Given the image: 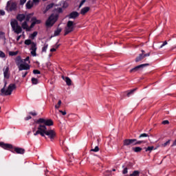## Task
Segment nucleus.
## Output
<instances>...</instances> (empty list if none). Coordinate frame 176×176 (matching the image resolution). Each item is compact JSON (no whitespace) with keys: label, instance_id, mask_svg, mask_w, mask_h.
I'll list each match as a JSON object with an SVG mask.
<instances>
[{"label":"nucleus","instance_id":"f257e3e1","mask_svg":"<svg viewBox=\"0 0 176 176\" xmlns=\"http://www.w3.org/2000/svg\"><path fill=\"white\" fill-rule=\"evenodd\" d=\"M38 134H40V135L43 137L45 140H47V135L51 141H53L57 135L54 130H47V128L45 126V125H39L38 126L37 131L34 133V135H38Z\"/></svg>","mask_w":176,"mask_h":176},{"label":"nucleus","instance_id":"f03ea898","mask_svg":"<svg viewBox=\"0 0 176 176\" xmlns=\"http://www.w3.org/2000/svg\"><path fill=\"white\" fill-rule=\"evenodd\" d=\"M5 87H6V82L5 83L4 87L1 89V96H11L12 92L13 90H15L16 89V84L11 83L9 85L7 90L5 89Z\"/></svg>","mask_w":176,"mask_h":176},{"label":"nucleus","instance_id":"7ed1b4c3","mask_svg":"<svg viewBox=\"0 0 176 176\" xmlns=\"http://www.w3.org/2000/svg\"><path fill=\"white\" fill-rule=\"evenodd\" d=\"M57 20H58V14H52L46 21L45 24L47 27H53Z\"/></svg>","mask_w":176,"mask_h":176},{"label":"nucleus","instance_id":"20e7f679","mask_svg":"<svg viewBox=\"0 0 176 176\" xmlns=\"http://www.w3.org/2000/svg\"><path fill=\"white\" fill-rule=\"evenodd\" d=\"M75 25H76V23H74V21H67V25L65 28L64 36H65L68 35V34H70V32H72L75 30Z\"/></svg>","mask_w":176,"mask_h":176},{"label":"nucleus","instance_id":"39448f33","mask_svg":"<svg viewBox=\"0 0 176 176\" xmlns=\"http://www.w3.org/2000/svg\"><path fill=\"white\" fill-rule=\"evenodd\" d=\"M36 124H39V126H53L54 122L51 119H45V118H39L36 121Z\"/></svg>","mask_w":176,"mask_h":176},{"label":"nucleus","instance_id":"423d86ee","mask_svg":"<svg viewBox=\"0 0 176 176\" xmlns=\"http://www.w3.org/2000/svg\"><path fill=\"white\" fill-rule=\"evenodd\" d=\"M10 24L15 34H19L23 32V28L19 25V22L17 21V20L14 19V21H11Z\"/></svg>","mask_w":176,"mask_h":176},{"label":"nucleus","instance_id":"0eeeda50","mask_svg":"<svg viewBox=\"0 0 176 176\" xmlns=\"http://www.w3.org/2000/svg\"><path fill=\"white\" fill-rule=\"evenodd\" d=\"M6 8L7 10L13 12V10H16V9H17V4L15 2L8 1Z\"/></svg>","mask_w":176,"mask_h":176},{"label":"nucleus","instance_id":"6e6552de","mask_svg":"<svg viewBox=\"0 0 176 176\" xmlns=\"http://www.w3.org/2000/svg\"><path fill=\"white\" fill-rule=\"evenodd\" d=\"M10 151L12 152V153H14L15 152L18 155H24V153H25V149L20 147H12V148H10Z\"/></svg>","mask_w":176,"mask_h":176},{"label":"nucleus","instance_id":"1a4fd4ad","mask_svg":"<svg viewBox=\"0 0 176 176\" xmlns=\"http://www.w3.org/2000/svg\"><path fill=\"white\" fill-rule=\"evenodd\" d=\"M145 67H149V63H145V64H142V65H138V66L133 67V69H131L130 70V72L131 73L137 72V71H139V69H141L142 68H145Z\"/></svg>","mask_w":176,"mask_h":176},{"label":"nucleus","instance_id":"9d476101","mask_svg":"<svg viewBox=\"0 0 176 176\" xmlns=\"http://www.w3.org/2000/svg\"><path fill=\"white\" fill-rule=\"evenodd\" d=\"M0 146L3 148V149H6V151H10V149H13V145L8 143H5L3 142H0Z\"/></svg>","mask_w":176,"mask_h":176},{"label":"nucleus","instance_id":"9b49d317","mask_svg":"<svg viewBox=\"0 0 176 176\" xmlns=\"http://www.w3.org/2000/svg\"><path fill=\"white\" fill-rule=\"evenodd\" d=\"M31 67L28 63H23L18 66L19 71H30Z\"/></svg>","mask_w":176,"mask_h":176},{"label":"nucleus","instance_id":"f8f14e48","mask_svg":"<svg viewBox=\"0 0 176 176\" xmlns=\"http://www.w3.org/2000/svg\"><path fill=\"white\" fill-rule=\"evenodd\" d=\"M137 141V139H125L123 142L124 146H129V145H134V142Z\"/></svg>","mask_w":176,"mask_h":176},{"label":"nucleus","instance_id":"ddd939ff","mask_svg":"<svg viewBox=\"0 0 176 176\" xmlns=\"http://www.w3.org/2000/svg\"><path fill=\"white\" fill-rule=\"evenodd\" d=\"M67 17H68V19H77V17H79V12L73 11L69 15H67Z\"/></svg>","mask_w":176,"mask_h":176},{"label":"nucleus","instance_id":"4468645a","mask_svg":"<svg viewBox=\"0 0 176 176\" xmlns=\"http://www.w3.org/2000/svg\"><path fill=\"white\" fill-rule=\"evenodd\" d=\"M16 20L20 23H23L25 20V14H18L16 17Z\"/></svg>","mask_w":176,"mask_h":176},{"label":"nucleus","instance_id":"2eb2a0df","mask_svg":"<svg viewBox=\"0 0 176 176\" xmlns=\"http://www.w3.org/2000/svg\"><path fill=\"white\" fill-rule=\"evenodd\" d=\"M5 79H9L10 78V74L9 73V67L3 69Z\"/></svg>","mask_w":176,"mask_h":176},{"label":"nucleus","instance_id":"dca6fc26","mask_svg":"<svg viewBox=\"0 0 176 176\" xmlns=\"http://www.w3.org/2000/svg\"><path fill=\"white\" fill-rule=\"evenodd\" d=\"M62 79L65 80L67 86H71V85H72V80H71V78H69V77H64V76H63Z\"/></svg>","mask_w":176,"mask_h":176},{"label":"nucleus","instance_id":"f3484780","mask_svg":"<svg viewBox=\"0 0 176 176\" xmlns=\"http://www.w3.org/2000/svg\"><path fill=\"white\" fill-rule=\"evenodd\" d=\"M21 28H23V30H25L27 32H30V28L28 27V22L25 21L23 23H22Z\"/></svg>","mask_w":176,"mask_h":176},{"label":"nucleus","instance_id":"a211bd4d","mask_svg":"<svg viewBox=\"0 0 176 176\" xmlns=\"http://www.w3.org/2000/svg\"><path fill=\"white\" fill-rule=\"evenodd\" d=\"M54 6V3L48 4L46 6L45 10L43 11V14H45L47 13V12H49V10H50V9H52Z\"/></svg>","mask_w":176,"mask_h":176},{"label":"nucleus","instance_id":"6ab92c4d","mask_svg":"<svg viewBox=\"0 0 176 176\" xmlns=\"http://www.w3.org/2000/svg\"><path fill=\"white\" fill-rule=\"evenodd\" d=\"M16 63L17 67H19V65H21V64H23L24 60L21 59V56H19L16 58Z\"/></svg>","mask_w":176,"mask_h":176},{"label":"nucleus","instance_id":"aec40b11","mask_svg":"<svg viewBox=\"0 0 176 176\" xmlns=\"http://www.w3.org/2000/svg\"><path fill=\"white\" fill-rule=\"evenodd\" d=\"M90 10V7H85L80 10V14L85 15Z\"/></svg>","mask_w":176,"mask_h":176},{"label":"nucleus","instance_id":"412c9836","mask_svg":"<svg viewBox=\"0 0 176 176\" xmlns=\"http://www.w3.org/2000/svg\"><path fill=\"white\" fill-rule=\"evenodd\" d=\"M142 60H144V54H140L136 57L135 61V63H140V61H142Z\"/></svg>","mask_w":176,"mask_h":176},{"label":"nucleus","instance_id":"4be33fe9","mask_svg":"<svg viewBox=\"0 0 176 176\" xmlns=\"http://www.w3.org/2000/svg\"><path fill=\"white\" fill-rule=\"evenodd\" d=\"M26 9H31L34 6V3L31 0L28 1L25 5Z\"/></svg>","mask_w":176,"mask_h":176},{"label":"nucleus","instance_id":"5701e85b","mask_svg":"<svg viewBox=\"0 0 176 176\" xmlns=\"http://www.w3.org/2000/svg\"><path fill=\"white\" fill-rule=\"evenodd\" d=\"M142 144H146L145 140H137L133 142V145H141Z\"/></svg>","mask_w":176,"mask_h":176},{"label":"nucleus","instance_id":"b1692460","mask_svg":"<svg viewBox=\"0 0 176 176\" xmlns=\"http://www.w3.org/2000/svg\"><path fill=\"white\" fill-rule=\"evenodd\" d=\"M61 31H63V30L60 28H58L55 31H54V36H58V35H60V34L61 33Z\"/></svg>","mask_w":176,"mask_h":176},{"label":"nucleus","instance_id":"393cba45","mask_svg":"<svg viewBox=\"0 0 176 176\" xmlns=\"http://www.w3.org/2000/svg\"><path fill=\"white\" fill-rule=\"evenodd\" d=\"M132 149H133L136 153H138V152H141V151H142V148H141V147H140V146L133 147V148H132Z\"/></svg>","mask_w":176,"mask_h":176},{"label":"nucleus","instance_id":"a878e982","mask_svg":"<svg viewBox=\"0 0 176 176\" xmlns=\"http://www.w3.org/2000/svg\"><path fill=\"white\" fill-rule=\"evenodd\" d=\"M32 21H33L34 23H35L36 24H41V20H38L36 19V17L34 16L32 18Z\"/></svg>","mask_w":176,"mask_h":176},{"label":"nucleus","instance_id":"bb28decb","mask_svg":"<svg viewBox=\"0 0 176 176\" xmlns=\"http://www.w3.org/2000/svg\"><path fill=\"white\" fill-rule=\"evenodd\" d=\"M32 16V14H27L25 18V21H26V23H28V21H30V20H31Z\"/></svg>","mask_w":176,"mask_h":176},{"label":"nucleus","instance_id":"cd10ccee","mask_svg":"<svg viewBox=\"0 0 176 176\" xmlns=\"http://www.w3.org/2000/svg\"><path fill=\"white\" fill-rule=\"evenodd\" d=\"M129 176H140V171L134 170Z\"/></svg>","mask_w":176,"mask_h":176},{"label":"nucleus","instance_id":"c85d7f7f","mask_svg":"<svg viewBox=\"0 0 176 176\" xmlns=\"http://www.w3.org/2000/svg\"><path fill=\"white\" fill-rule=\"evenodd\" d=\"M136 90H137V88H135V89H131V91H129L126 94L127 97H130V96H131V94H133L134 91H135Z\"/></svg>","mask_w":176,"mask_h":176},{"label":"nucleus","instance_id":"c756f323","mask_svg":"<svg viewBox=\"0 0 176 176\" xmlns=\"http://www.w3.org/2000/svg\"><path fill=\"white\" fill-rule=\"evenodd\" d=\"M0 38H1V39H3V41H6V37L5 36V32H0Z\"/></svg>","mask_w":176,"mask_h":176},{"label":"nucleus","instance_id":"7c9ffc66","mask_svg":"<svg viewBox=\"0 0 176 176\" xmlns=\"http://www.w3.org/2000/svg\"><path fill=\"white\" fill-rule=\"evenodd\" d=\"M48 46H49L48 44L45 43L44 46L42 48V52H44V53H46V51L47 50Z\"/></svg>","mask_w":176,"mask_h":176},{"label":"nucleus","instance_id":"2f4dec72","mask_svg":"<svg viewBox=\"0 0 176 176\" xmlns=\"http://www.w3.org/2000/svg\"><path fill=\"white\" fill-rule=\"evenodd\" d=\"M146 149V152H152V151H153V149H155V147L153 146H148L147 148H145Z\"/></svg>","mask_w":176,"mask_h":176},{"label":"nucleus","instance_id":"473e14b6","mask_svg":"<svg viewBox=\"0 0 176 176\" xmlns=\"http://www.w3.org/2000/svg\"><path fill=\"white\" fill-rule=\"evenodd\" d=\"M30 50H36V44L35 43H32Z\"/></svg>","mask_w":176,"mask_h":176},{"label":"nucleus","instance_id":"72a5a7b5","mask_svg":"<svg viewBox=\"0 0 176 176\" xmlns=\"http://www.w3.org/2000/svg\"><path fill=\"white\" fill-rule=\"evenodd\" d=\"M32 41H31V39H27L25 41V45H27L28 46H29V45H32Z\"/></svg>","mask_w":176,"mask_h":176},{"label":"nucleus","instance_id":"f704fd0d","mask_svg":"<svg viewBox=\"0 0 176 176\" xmlns=\"http://www.w3.org/2000/svg\"><path fill=\"white\" fill-rule=\"evenodd\" d=\"M32 85H38V79L36 78H32Z\"/></svg>","mask_w":176,"mask_h":176},{"label":"nucleus","instance_id":"c9c22d12","mask_svg":"<svg viewBox=\"0 0 176 176\" xmlns=\"http://www.w3.org/2000/svg\"><path fill=\"white\" fill-rule=\"evenodd\" d=\"M146 137H149V135L147 133H142L139 135V138H145Z\"/></svg>","mask_w":176,"mask_h":176},{"label":"nucleus","instance_id":"e433bc0d","mask_svg":"<svg viewBox=\"0 0 176 176\" xmlns=\"http://www.w3.org/2000/svg\"><path fill=\"white\" fill-rule=\"evenodd\" d=\"M36 35H38V32H34L30 35L31 39H35V36H36Z\"/></svg>","mask_w":176,"mask_h":176},{"label":"nucleus","instance_id":"4c0bfd02","mask_svg":"<svg viewBox=\"0 0 176 176\" xmlns=\"http://www.w3.org/2000/svg\"><path fill=\"white\" fill-rule=\"evenodd\" d=\"M17 54H19V52L16 51V52H9V56H17Z\"/></svg>","mask_w":176,"mask_h":176},{"label":"nucleus","instance_id":"58836bf2","mask_svg":"<svg viewBox=\"0 0 176 176\" xmlns=\"http://www.w3.org/2000/svg\"><path fill=\"white\" fill-rule=\"evenodd\" d=\"M98 151H100L98 146H96L94 148L91 149V152H98Z\"/></svg>","mask_w":176,"mask_h":176},{"label":"nucleus","instance_id":"ea45409f","mask_svg":"<svg viewBox=\"0 0 176 176\" xmlns=\"http://www.w3.org/2000/svg\"><path fill=\"white\" fill-rule=\"evenodd\" d=\"M33 74L34 75H41V71H39L38 69H34L33 70Z\"/></svg>","mask_w":176,"mask_h":176},{"label":"nucleus","instance_id":"a19ab883","mask_svg":"<svg viewBox=\"0 0 176 176\" xmlns=\"http://www.w3.org/2000/svg\"><path fill=\"white\" fill-rule=\"evenodd\" d=\"M170 142H171V140H168L166 142L162 144V146H164V148H166L167 145H170Z\"/></svg>","mask_w":176,"mask_h":176},{"label":"nucleus","instance_id":"79ce46f5","mask_svg":"<svg viewBox=\"0 0 176 176\" xmlns=\"http://www.w3.org/2000/svg\"><path fill=\"white\" fill-rule=\"evenodd\" d=\"M0 57L1 58H5V57H6V55L5 54V53L1 50H0Z\"/></svg>","mask_w":176,"mask_h":176},{"label":"nucleus","instance_id":"37998d69","mask_svg":"<svg viewBox=\"0 0 176 176\" xmlns=\"http://www.w3.org/2000/svg\"><path fill=\"white\" fill-rule=\"evenodd\" d=\"M61 105V100H58V104L55 105L56 109H58L60 108V106Z\"/></svg>","mask_w":176,"mask_h":176},{"label":"nucleus","instance_id":"c03bdc74","mask_svg":"<svg viewBox=\"0 0 176 176\" xmlns=\"http://www.w3.org/2000/svg\"><path fill=\"white\" fill-rule=\"evenodd\" d=\"M85 2H86V0H82L81 2L80 3V5L78 6V8L80 9V8H82V6H83V4L85 3Z\"/></svg>","mask_w":176,"mask_h":176},{"label":"nucleus","instance_id":"a18cd8bd","mask_svg":"<svg viewBox=\"0 0 176 176\" xmlns=\"http://www.w3.org/2000/svg\"><path fill=\"white\" fill-rule=\"evenodd\" d=\"M128 170L129 168H127V167L124 168L122 170V174H127V173H129Z\"/></svg>","mask_w":176,"mask_h":176},{"label":"nucleus","instance_id":"49530a36","mask_svg":"<svg viewBox=\"0 0 176 176\" xmlns=\"http://www.w3.org/2000/svg\"><path fill=\"white\" fill-rule=\"evenodd\" d=\"M31 54H32V56H33L34 57L36 56V50H32V51H31Z\"/></svg>","mask_w":176,"mask_h":176},{"label":"nucleus","instance_id":"de8ad7c7","mask_svg":"<svg viewBox=\"0 0 176 176\" xmlns=\"http://www.w3.org/2000/svg\"><path fill=\"white\" fill-rule=\"evenodd\" d=\"M35 27V22L32 21L30 26L29 27L30 31H31V28H34Z\"/></svg>","mask_w":176,"mask_h":176},{"label":"nucleus","instance_id":"09e8293b","mask_svg":"<svg viewBox=\"0 0 176 176\" xmlns=\"http://www.w3.org/2000/svg\"><path fill=\"white\" fill-rule=\"evenodd\" d=\"M28 75V72H25L22 73V78H25Z\"/></svg>","mask_w":176,"mask_h":176},{"label":"nucleus","instance_id":"8fccbe9b","mask_svg":"<svg viewBox=\"0 0 176 176\" xmlns=\"http://www.w3.org/2000/svg\"><path fill=\"white\" fill-rule=\"evenodd\" d=\"M162 124H170V122L167 120L162 121Z\"/></svg>","mask_w":176,"mask_h":176},{"label":"nucleus","instance_id":"3c124183","mask_svg":"<svg viewBox=\"0 0 176 176\" xmlns=\"http://www.w3.org/2000/svg\"><path fill=\"white\" fill-rule=\"evenodd\" d=\"M167 45V41H165L162 45L160 47V49H162V47H164V46H166Z\"/></svg>","mask_w":176,"mask_h":176},{"label":"nucleus","instance_id":"603ef678","mask_svg":"<svg viewBox=\"0 0 176 176\" xmlns=\"http://www.w3.org/2000/svg\"><path fill=\"white\" fill-rule=\"evenodd\" d=\"M29 113H30V115H32V116H36V115H38L36 113V112H34V111H30Z\"/></svg>","mask_w":176,"mask_h":176},{"label":"nucleus","instance_id":"864d4df0","mask_svg":"<svg viewBox=\"0 0 176 176\" xmlns=\"http://www.w3.org/2000/svg\"><path fill=\"white\" fill-rule=\"evenodd\" d=\"M59 112L62 113L63 116H65V115H67V111H63V110H59Z\"/></svg>","mask_w":176,"mask_h":176},{"label":"nucleus","instance_id":"5fc2aeb1","mask_svg":"<svg viewBox=\"0 0 176 176\" xmlns=\"http://www.w3.org/2000/svg\"><path fill=\"white\" fill-rule=\"evenodd\" d=\"M27 2V0H20V5H24Z\"/></svg>","mask_w":176,"mask_h":176},{"label":"nucleus","instance_id":"6e6d98bb","mask_svg":"<svg viewBox=\"0 0 176 176\" xmlns=\"http://www.w3.org/2000/svg\"><path fill=\"white\" fill-rule=\"evenodd\" d=\"M143 56H144V58H145V57H149V56H151V53L144 54H143Z\"/></svg>","mask_w":176,"mask_h":176},{"label":"nucleus","instance_id":"4d7b16f0","mask_svg":"<svg viewBox=\"0 0 176 176\" xmlns=\"http://www.w3.org/2000/svg\"><path fill=\"white\" fill-rule=\"evenodd\" d=\"M5 16V11H3V10H0V16Z\"/></svg>","mask_w":176,"mask_h":176},{"label":"nucleus","instance_id":"13d9d810","mask_svg":"<svg viewBox=\"0 0 176 176\" xmlns=\"http://www.w3.org/2000/svg\"><path fill=\"white\" fill-rule=\"evenodd\" d=\"M30 119H32V117H31V116H28V117L25 118V120H30Z\"/></svg>","mask_w":176,"mask_h":176},{"label":"nucleus","instance_id":"bf43d9fd","mask_svg":"<svg viewBox=\"0 0 176 176\" xmlns=\"http://www.w3.org/2000/svg\"><path fill=\"white\" fill-rule=\"evenodd\" d=\"M25 61H30V56H27L25 59H24L23 63H25Z\"/></svg>","mask_w":176,"mask_h":176},{"label":"nucleus","instance_id":"052dcab7","mask_svg":"<svg viewBox=\"0 0 176 176\" xmlns=\"http://www.w3.org/2000/svg\"><path fill=\"white\" fill-rule=\"evenodd\" d=\"M58 47H60V44H56L55 45H54V49H58Z\"/></svg>","mask_w":176,"mask_h":176},{"label":"nucleus","instance_id":"680f3d73","mask_svg":"<svg viewBox=\"0 0 176 176\" xmlns=\"http://www.w3.org/2000/svg\"><path fill=\"white\" fill-rule=\"evenodd\" d=\"M58 13H63V8H59L58 9Z\"/></svg>","mask_w":176,"mask_h":176},{"label":"nucleus","instance_id":"e2e57ef3","mask_svg":"<svg viewBox=\"0 0 176 176\" xmlns=\"http://www.w3.org/2000/svg\"><path fill=\"white\" fill-rule=\"evenodd\" d=\"M21 38V35L20 36H18L17 38H16V41L17 42H19L20 41V39Z\"/></svg>","mask_w":176,"mask_h":176},{"label":"nucleus","instance_id":"0e129e2a","mask_svg":"<svg viewBox=\"0 0 176 176\" xmlns=\"http://www.w3.org/2000/svg\"><path fill=\"white\" fill-rule=\"evenodd\" d=\"M171 146H176V139L175 140V141L173 142V144L171 145Z\"/></svg>","mask_w":176,"mask_h":176},{"label":"nucleus","instance_id":"69168bd1","mask_svg":"<svg viewBox=\"0 0 176 176\" xmlns=\"http://www.w3.org/2000/svg\"><path fill=\"white\" fill-rule=\"evenodd\" d=\"M56 48L53 47L50 50V52H56Z\"/></svg>","mask_w":176,"mask_h":176},{"label":"nucleus","instance_id":"338daca9","mask_svg":"<svg viewBox=\"0 0 176 176\" xmlns=\"http://www.w3.org/2000/svg\"><path fill=\"white\" fill-rule=\"evenodd\" d=\"M34 3H39V0H33Z\"/></svg>","mask_w":176,"mask_h":176},{"label":"nucleus","instance_id":"774afa93","mask_svg":"<svg viewBox=\"0 0 176 176\" xmlns=\"http://www.w3.org/2000/svg\"><path fill=\"white\" fill-rule=\"evenodd\" d=\"M144 53H145L144 50H142V54H144Z\"/></svg>","mask_w":176,"mask_h":176}]
</instances>
